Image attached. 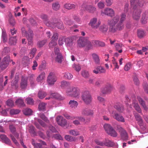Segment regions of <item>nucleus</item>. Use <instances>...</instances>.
<instances>
[{
    "instance_id": "nucleus-44",
    "label": "nucleus",
    "mask_w": 148,
    "mask_h": 148,
    "mask_svg": "<svg viewBox=\"0 0 148 148\" xmlns=\"http://www.w3.org/2000/svg\"><path fill=\"white\" fill-rule=\"evenodd\" d=\"M18 81L14 80L12 81L11 85L13 88L16 89L18 87Z\"/></svg>"
},
{
    "instance_id": "nucleus-46",
    "label": "nucleus",
    "mask_w": 148,
    "mask_h": 148,
    "mask_svg": "<svg viewBox=\"0 0 148 148\" xmlns=\"http://www.w3.org/2000/svg\"><path fill=\"white\" fill-rule=\"evenodd\" d=\"M64 7L66 9L69 10L74 8L75 5L73 4L66 3L64 5Z\"/></svg>"
},
{
    "instance_id": "nucleus-56",
    "label": "nucleus",
    "mask_w": 148,
    "mask_h": 148,
    "mask_svg": "<svg viewBox=\"0 0 148 148\" xmlns=\"http://www.w3.org/2000/svg\"><path fill=\"white\" fill-rule=\"evenodd\" d=\"M64 76L66 78L69 79H71L73 77L72 75L69 73H65Z\"/></svg>"
},
{
    "instance_id": "nucleus-37",
    "label": "nucleus",
    "mask_w": 148,
    "mask_h": 148,
    "mask_svg": "<svg viewBox=\"0 0 148 148\" xmlns=\"http://www.w3.org/2000/svg\"><path fill=\"white\" fill-rule=\"evenodd\" d=\"M69 132L70 134L73 136H77L79 134V131L75 130H71Z\"/></svg>"
},
{
    "instance_id": "nucleus-7",
    "label": "nucleus",
    "mask_w": 148,
    "mask_h": 148,
    "mask_svg": "<svg viewBox=\"0 0 148 148\" xmlns=\"http://www.w3.org/2000/svg\"><path fill=\"white\" fill-rule=\"evenodd\" d=\"M115 12L114 10L111 8H106L103 10L101 11V14L103 16L106 15L110 17H113L114 15Z\"/></svg>"
},
{
    "instance_id": "nucleus-24",
    "label": "nucleus",
    "mask_w": 148,
    "mask_h": 148,
    "mask_svg": "<svg viewBox=\"0 0 148 148\" xmlns=\"http://www.w3.org/2000/svg\"><path fill=\"white\" fill-rule=\"evenodd\" d=\"M78 102L75 101L70 100L69 102V104L70 107L72 108H75L77 107L78 105Z\"/></svg>"
},
{
    "instance_id": "nucleus-31",
    "label": "nucleus",
    "mask_w": 148,
    "mask_h": 148,
    "mask_svg": "<svg viewBox=\"0 0 148 148\" xmlns=\"http://www.w3.org/2000/svg\"><path fill=\"white\" fill-rule=\"evenodd\" d=\"M23 113L26 115H30L32 114V110L30 109L27 108L23 110Z\"/></svg>"
},
{
    "instance_id": "nucleus-55",
    "label": "nucleus",
    "mask_w": 148,
    "mask_h": 148,
    "mask_svg": "<svg viewBox=\"0 0 148 148\" xmlns=\"http://www.w3.org/2000/svg\"><path fill=\"white\" fill-rule=\"evenodd\" d=\"M36 51L37 49L36 48H33L31 49L29 53L32 55V58H33L34 56Z\"/></svg>"
},
{
    "instance_id": "nucleus-33",
    "label": "nucleus",
    "mask_w": 148,
    "mask_h": 148,
    "mask_svg": "<svg viewBox=\"0 0 148 148\" xmlns=\"http://www.w3.org/2000/svg\"><path fill=\"white\" fill-rule=\"evenodd\" d=\"M47 42V40L46 39L39 41L37 42V45L39 47H41L45 45Z\"/></svg>"
},
{
    "instance_id": "nucleus-62",
    "label": "nucleus",
    "mask_w": 148,
    "mask_h": 148,
    "mask_svg": "<svg viewBox=\"0 0 148 148\" xmlns=\"http://www.w3.org/2000/svg\"><path fill=\"white\" fill-rule=\"evenodd\" d=\"M134 115L136 120L137 121H140L142 119L141 116L138 113H134Z\"/></svg>"
},
{
    "instance_id": "nucleus-32",
    "label": "nucleus",
    "mask_w": 148,
    "mask_h": 148,
    "mask_svg": "<svg viewBox=\"0 0 148 148\" xmlns=\"http://www.w3.org/2000/svg\"><path fill=\"white\" fill-rule=\"evenodd\" d=\"M60 7V5L58 2H56L52 4V8L53 10L55 11H57L58 10Z\"/></svg>"
},
{
    "instance_id": "nucleus-16",
    "label": "nucleus",
    "mask_w": 148,
    "mask_h": 148,
    "mask_svg": "<svg viewBox=\"0 0 148 148\" xmlns=\"http://www.w3.org/2000/svg\"><path fill=\"white\" fill-rule=\"evenodd\" d=\"M73 39L71 37L67 38L64 39V42L67 48H71L73 44Z\"/></svg>"
},
{
    "instance_id": "nucleus-23",
    "label": "nucleus",
    "mask_w": 148,
    "mask_h": 148,
    "mask_svg": "<svg viewBox=\"0 0 148 148\" xmlns=\"http://www.w3.org/2000/svg\"><path fill=\"white\" fill-rule=\"evenodd\" d=\"M45 76V73L44 72H42L37 77L36 79V80L38 82H40L41 81L44 79Z\"/></svg>"
},
{
    "instance_id": "nucleus-61",
    "label": "nucleus",
    "mask_w": 148,
    "mask_h": 148,
    "mask_svg": "<svg viewBox=\"0 0 148 148\" xmlns=\"http://www.w3.org/2000/svg\"><path fill=\"white\" fill-rule=\"evenodd\" d=\"M88 109L87 108H83L82 111V114L84 115H87Z\"/></svg>"
},
{
    "instance_id": "nucleus-21",
    "label": "nucleus",
    "mask_w": 148,
    "mask_h": 148,
    "mask_svg": "<svg viewBox=\"0 0 148 148\" xmlns=\"http://www.w3.org/2000/svg\"><path fill=\"white\" fill-rule=\"evenodd\" d=\"M92 43L95 46L103 47L105 45L104 42L99 40H93L92 41Z\"/></svg>"
},
{
    "instance_id": "nucleus-25",
    "label": "nucleus",
    "mask_w": 148,
    "mask_h": 148,
    "mask_svg": "<svg viewBox=\"0 0 148 148\" xmlns=\"http://www.w3.org/2000/svg\"><path fill=\"white\" fill-rule=\"evenodd\" d=\"M8 65V62H6L2 60L0 64V68L1 70H4L7 67Z\"/></svg>"
},
{
    "instance_id": "nucleus-9",
    "label": "nucleus",
    "mask_w": 148,
    "mask_h": 148,
    "mask_svg": "<svg viewBox=\"0 0 148 148\" xmlns=\"http://www.w3.org/2000/svg\"><path fill=\"white\" fill-rule=\"evenodd\" d=\"M101 24V21H97V18L94 17L91 18L89 23V25L92 27L97 28L99 27Z\"/></svg>"
},
{
    "instance_id": "nucleus-38",
    "label": "nucleus",
    "mask_w": 148,
    "mask_h": 148,
    "mask_svg": "<svg viewBox=\"0 0 148 148\" xmlns=\"http://www.w3.org/2000/svg\"><path fill=\"white\" fill-rule=\"evenodd\" d=\"M114 108L119 112H122L123 111V107L122 106L117 104L115 105L114 106Z\"/></svg>"
},
{
    "instance_id": "nucleus-18",
    "label": "nucleus",
    "mask_w": 148,
    "mask_h": 148,
    "mask_svg": "<svg viewBox=\"0 0 148 148\" xmlns=\"http://www.w3.org/2000/svg\"><path fill=\"white\" fill-rule=\"evenodd\" d=\"M119 16L118 15H116L112 20H108V24L110 26H113L119 21Z\"/></svg>"
},
{
    "instance_id": "nucleus-20",
    "label": "nucleus",
    "mask_w": 148,
    "mask_h": 148,
    "mask_svg": "<svg viewBox=\"0 0 148 148\" xmlns=\"http://www.w3.org/2000/svg\"><path fill=\"white\" fill-rule=\"evenodd\" d=\"M16 37V36H14L11 37L9 39V44L10 45H16L17 40Z\"/></svg>"
},
{
    "instance_id": "nucleus-60",
    "label": "nucleus",
    "mask_w": 148,
    "mask_h": 148,
    "mask_svg": "<svg viewBox=\"0 0 148 148\" xmlns=\"http://www.w3.org/2000/svg\"><path fill=\"white\" fill-rule=\"evenodd\" d=\"M9 129L10 131L13 133H14L16 132V129L14 125H10L9 126Z\"/></svg>"
},
{
    "instance_id": "nucleus-2",
    "label": "nucleus",
    "mask_w": 148,
    "mask_h": 148,
    "mask_svg": "<svg viewBox=\"0 0 148 148\" xmlns=\"http://www.w3.org/2000/svg\"><path fill=\"white\" fill-rule=\"evenodd\" d=\"M22 33L23 35L26 36L28 42V45L32 46L33 44V38L34 37L33 31L29 29L28 32H27L25 28H22Z\"/></svg>"
},
{
    "instance_id": "nucleus-53",
    "label": "nucleus",
    "mask_w": 148,
    "mask_h": 148,
    "mask_svg": "<svg viewBox=\"0 0 148 148\" xmlns=\"http://www.w3.org/2000/svg\"><path fill=\"white\" fill-rule=\"evenodd\" d=\"M57 45V43L56 41L52 40L49 44V47L50 48H52Z\"/></svg>"
},
{
    "instance_id": "nucleus-51",
    "label": "nucleus",
    "mask_w": 148,
    "mask_h": 148,
    "mask_svg": "<svg viewBox=\"0 0 148 148\" xmlns=\"http://www.w3.org/2000/svg\"><path fill=\"white\" fill-rule=\"evenodd\" d=\"M82 75L84 78H88L89 77V74L88 71L84 70L82 72Z\"/></svg>"
},
{
    "instance_id": "nucleus-47",
    "label": "nucleus",
    "mask_w": 148,
    "mask_h": 148,
    "mask_svg": "<svg viewBox=\"0 0 148 148\" xmlns=\"http://www.w3.org/2000/svg\"><path fill=\"white\" fill-rule=\"evenodd\" d=\"M114 145V143L110 140H108L105 143H104V146L108 147H112Z\"/></svg>"
},
{
    "instance_id": "nucleus-12",
    "label": "nucleus",
    "mask_w": 148,
    "mask_h": 148,
    "mask_svg": "<svg viewBox=\"0 0 148 148\" xmlns=\"http://www.w3.org/2000/svg\"><path fill=\"white\" fill-rule=\"evenodd\" d=\"M113 88L110 84H107L102 89V92L103 94H107L110 93L112 90Z\"/></svg>"
},
{
    "instance_id": "nucleus-57",
    "label": "nucleus",
    "mask_w": 148,
    "mask_h": 148,
    "mask_svg": "<svg viewBox=\"0 0 148 148\" xmlns=\"http://www.w3.org/2000/svg\"><path fill=\"white\" fill-rule=\"evenodd\" d=\"M37 121L43 127L45 128L47 127V125L41 119H37Z\"/></svg>"
},
{
    "instance_id": "nucleus-19",
    "label": "nucleus",
    "mask_w": 148,
    "mask_h": 148,
    "mask_svg": "<svg viewBox=\"0 0 148 148\" xmlns=\"http://www.w3.org/2000/svg\"><path fill=\"white\" fill-rule=\"evenodd\" d=\"M126 15L124 14H122L121 16L120 21L116 25L117 28H122L123 27V22L125 19Z\"/></svg>"
},
{
    "instance_id": "nucleus-41",
    "label": "nucleus",
    "mask_w": 148,
    "mask_h": 148,
    "mask_svg": "<svg viewBox=\"0 0 148 148\" xmlns=\"http://www.w3.org/2000/svg\"><path fill=\"white\" fill-rule=\"evenodd\" d=\"M39 117L45 122L49 123V121L48 120L47 117L43 114H40L39 115Z\"/></svg>"
},
{
    "instance_id": "nucleus-52",
    "label": "nucleus",
    "mask_w": 148,
    "mask_h": 148,
    "mask_svg": "<svg viewBox=\"0 0 148 148\" xmlns=\"http://www.w3.org/2000/svg\"><path fill=\"white\" fill-rule=\"evenodd\" d=\"M10 51V49L9 47H6L4 48L2 54L3 55H5L6 53H9Z\"/></svg>"
},
{
    "instance_id": "nucleus-13",
    "label": "nucleus",
    "mask_w": 148,
    "mask_h": 148,
    "mask_svg": "<svg viewBox=\"0 0 148 148\" xmlns=\"http://www.w3.org/2000/svg\"><path fill=\"white\" fill-rule=\"evenodd\" d=\"M56 121L58 125L62 127H64L66 124V120L62 116H59L56 118Z\"/></svg>"
},
{
    "instance_id": "nucleus-4",
    "label": "nucleus",
    "mask_w": 148,
    "mask_h": 148,
    "mask_svg": "<svg viewBox=\"0 0 148 148\" xmlns=\"http://www.w3.org/2000/svg\"><path fill=\"white\" fill-rule=\"evenodd\" d=\"M41 19L44 21L45 23L48 27H60V25H62V23H51L47 21L48 16L47 15L43 14L40 17Z\"/></svg>"
},
{
    "instance_id": "nucleus-8",
    "label": "nucleus",
    "mask_w": 148,
    "mask_h": 148,
    "mask_svg": "<svg viewBox=\"0 0 148 148\" xmlns=\"http://www.w3.org/2000/svg\"><path fill=\"white\" fill-rule=\"evenodd\" d=\"M57 77L54 73H50L47 77V81L49 85H53L57 80Z\"/></svg>"
},
{
    "instance_id": "nucleus-5",
    "label": "nucleus",
    "mask_w": 148,
    "mask_h": 148,
    "mask_svg": "<svg viewBox=\"0 0 148 148\" xmlns=\"http://www.w3.org/2000/svg\"><path fill=\"white\" fill-rule=\"evenodd\" d=\"M104 128L107 133L113 137H116L117 136V134L113 128L108 124H106L104 125Z\"/></svg>"
},
{
    "instance_id": "nucleus-43",
    "label": "nucleus",
    "mask_w": 148,
    "mask_h": 148,
    "mask_svg": "<svg viewBox=\"0 0 148 148\" xmlns=\"http://www.w3.org/2000/svg\"><path fill=\"white\" fill-rule=\"evenodd\" d=\"M47 94L44 92L40 91L38 94V96L40 99H42Z\"/></svg>"
},
{
    "instance_id": "nucleus-28",
    "label": "nucleus",
    "mask_w": 148,
    "mask_h": 148,
    "mask_svg": "<svg viewBox=\"0 0 148 148\" xmlns=\"http://www.w3.org/2000/svg\"><path fill=\"white\" fill-rule=\"evenodd\" d=\"M85 9L89 12L93 13L96 10V8L95 7L89 5L86 6Z\"/></svg>"
},
{
    "instance_id": "nucleus-63",
    "label": "nucleus",
    "mask_w": 148,
    "mask_h": 148,
    "mask_svg": "<svg viewBox=\"0 0 148 148\" xmlns=\"http://www.w3.org/2000/svg\"><path fill=\"white\" fill-rule=\"evenodd\" d=\"M95 142L97 145L100 146H104V143L101 142L98 140L96 139L95 140Z\"/></svg>"
},
{
    "instance_id": "nucleus-11",
    "label": "nucleus",
    "mask_w": 148,
    "mask_h": 148,
    "mask_svg": "<svg viewBox=\"0 0 148 148\" xmlns=\"http://www.w3.org/2000/svg\"><path fill=\"white\" fill-rule=\"evenodd\" d=\"M112 114L113 117L117 121L121 122H125L124 118L121 115L118 114L114 111H112Z\"/></svg>"
},
{
    "instance_id": "nucleus-26",
    "label": "nucleus",
    "mask_w": 148,
    "mask_h": 148,
    "mask_svg": "<svg viewBox=\"0 0 148 148\" xmlns=\"http://www.w3.org/2000/svg\"><path fill=\"white\" fill-rule=\"evenodd\" d=\"M137 34L138 37L141 38L145 36V32L142 29H138L137 31Z\"/></svg>"
},
{
    "instance_id": "nucleus-50",
    "label": "nucleus",
    "mask_w": 148,
    "mask_h": 148,
    "mask_svg": "<svg viewBox=\"0 0 148 148\" xmlns=\"http://www.w3.org/2000/svg\"><path fill=\"white\" fill-rule=\"evenodd\" d=\"M134 107L135 110L139 113H141V110L137 103H134Z\"/></svg>"
},
{
    "instance_id": "nucleus-58",
    "label": "nucleus",
    "mask_w": 148,
    "mask_h": 148,
    "mask_svg": "<svg viewBox=\"0 0 148 148\" xmlns=\"http://www.w3.org/2000/svg\"><path fill=\"white\" fill-rule=\"evenodd\" d=\"M64 116L68 119L74 120L75 119L74 116H71L66 113L64 114Z\"/></svg>"
},
{
    "instance_id": "nucleus-34",
    "label": "nucleus",
    "mask_w": 148,
    "mask_h": 148,
    "mask_svg": "<svg viewBox=\"0 0 148 148\" xmlns=\"http://www.w3.org/2000/svg\"><path fill=\"white\" fill-rule=\"evenodd\" d=\"M140 16V11H137L134 12L133 14V18L136 20H138L139 19Z\"/></svg>"
},
{
    "instance_id": "nucleus-39",
    "label": "nucleus",
    "mask_w": 148,
    "mask_h": 148,
    "mask_svg": "<svg viewBox=\"0 0 148 148\" xmlns=\"http://www.w3.org/2000/svg\"><path fill=\"white\" fill-rule=\"evenodd\" d=\"M8 21L10 24L12 26H14L15 24V21L14 18L11 15L9 16Z\"/></svg>"
},
{
    "instance_id": "nucleus-22",
    "label": "nucleus",
    "mask_w": 148,
    "mask_h": 148,
    "mask_svg": "<svg viewBox=\"0 0 148 148\" xmlns=\"http://www.w3.org/2000/svg\"><path fill=\"white\" fill-rule=\"evenodd\" d=\"M92 56L96 64H100V59L96 53L92 54Z\"/></svg>"
},
{
    "instance_id": "nucleus-10",
    "label": "nucleus",
    "mask_w": 148,
    "mask_h": 148,
    "mask_svg": "<svg viewBox=\"0 0 148 148\" xmlns=\"http://www.w3.org/2000/svg\"><path fill=\"white\" fill-rule=\"evenodd\" d=\"M117 129L119 132L120 133L122 139L124 140H128V136L127 133L122 127L119 126L117 127Z\"/></svg>"
},
{
    "instance_id": "nucleus-59",
    "label": "nucleus",
    "mask_w": 148,
    "mask_h": 148,
    "mask_svg": "<svg viewBox=\"0 0 148 148\" xmlns=\"http://www.w3.org/2000/svg\"><path fill=\"white\" fill-rule=\"evenodd\" d=\"M73 67L76 71H79L81 69V67L79 64H74L73 65Z\"/></svg>"
},
{
    "instance_id": "nucleus-36",
    "label": "nucleus",
    "mask_w": 148,
    "mask_h": 148,
    "mask_svg": "<svg viewBox=\"0 0 148 148\" xmlns=\"http://www.w3.org/2000/svg\"><path fill=\"white\" fill-rule=\"evenodd\" d=\"M138 99L139 102V103L142 106L144 109L145 110H146L147 108L145 105L144 101L140 97H138Z\"/></svg>"
},
{
    "instance_id": "nucleus-64",
    "label": "nucleus",
    "mask_w": 148,
    "mask_h": 148,
    "mask_svg": "<svg viewBox=\"0 0 148 148\" xmlns=\"http://www.w3.org/2000/svg\"><path fill=\"white\" fill-rule=\"evenodd\" d=\"M143 86L145 91L148 93V85L146 83H144L143 84Z\"/></svg>"
},
{
    "instance_id": "nucleus-35",
    "label": "nucleus",
    "mask_w": 148,
    "mask_h": 148,
    "mask_svg": "<svg viewBox=\"0 0 148 148\" xmlns=\"http://www.w3.org/2000/svg\"><path fill=\"white\" fill-rule=\"evenodd\" d=\"M148 16L147 14H146L145 13L143 14L141 20L142 23L144 24L147 23Z\"/></svg>"
},
{
    "instance_id": "nucleus-27",
    "label": "nucleus",
    "mask_w": 148,
    "mask_h": 148,
    "mask_svg": "<svg viewBox=\"0 0 148 148\" xmlns=\"http://www.w3.org/2000/svg\"><path fill=\"white\" fill-rule=\"evenodd\" d=\"M16 104L20 106H25L23 100L21 98L17 99L15 101Z\"/></svg>"
},
{
    "instance_id": "nucleus-1",
    "label": "nucleus",
    "mask_w": 148,
    "mask_h": 148,
    "mask_svg": "<svg viewBox=\"0 0 148 148\" xmlns=\"http://www.w3.org/2000/svg\"><path fill=\"white\" fill-rule=\"evenodd\" d=\"M80 92L79 88L74 86L68 88L66 90V93L68 95L75 98H79Z\"/></svg>"
},
{
    "instance_id": "nucleus-17",
    "label": "nucleus",
    "mask_w": 148,
    "mask_h": 148,
    "mask_svg": "<svg viewBox=\"0 0 148 148\" xmlns=\"http://www.w3.org/2000/svg\"><path fill=\"white\" fill-rule=\"evenodd\" d=\"M27 86V78L23 76L21 81L20 87L22 89L26 88Z\"/></svg>"
},
{
    "instance_id": "nucleus-6",
    "label": "nucleus",
    "mask_w": 148,
    "mask_h": 148,
    "mask_svg": "<svg viewBox=\"0 0 148 148\" xmlns=\"http://www.w3.org/2000/svg\"><path fill=\"white\" fill-rule=\"evenodd\" d=\"M54 52L56 61L59 63H61L62 62L63 57L61 53H60L59 48L58 47L55 48Z\"/></svg>"
},
{
    "instance_id": "nucleus-30",
    "label": "nucleus",
    "mask_w": 148,
    "mask_h": 148,
    "mask_svg": "<svg viewBox=\"0 0 148 148\" xmlns=\"http://www.w3.org/2000/svg\"><path fill=\"white\" fill-rule=\"evenodd\" d=\"M1 37L3 42H6L7 40V36L5 31L3 29H2Z\"/></svg>"
},
{
    "instance_id": "nucleus-15",
    "label": "nucleus",
    "mask_w": 148,
    "mask_h": 148,
    "mask_svg": "<svg viewBox=\"0 0 148 148\" xmlns=\"http://www.w3.org/2000/svg\"><path fill=\"white\" fill-rule=\"evenodd\" d=\"M94 73L95 74L104 73L106 72L105 68L101 66H97L95 67L93 71Z\"/></svg>"
},
{
    "instance_id": "nucleus-40",
    "label": "nucleus",
    "mask_w": 148,
    "mask_h": 148,
    "mask_svg": "<svg viewBox=\"0 0 148 148\" xmlns=\"http://www.w3.org/2000/svg\"><path fill=\"white\" fill-rule=\"evenodd\" d=\"M85 46H86V49L87 50L91 49L92 47L91 42L87 40L86 42Z\"/></svg>"
},
{
    "instance_id": "nucleus-48",
    "label": "nucleus",
    "mask_w": 148,
    "mask_h": 148,
    "mask_svg": "<svg viewBox=\"0 0 148 148\" xmlns=\"http://www.w3.org/2000/svg\"><path fill=\"white\" fill-rule=\"evenodd\" d=\"M6 104L8 106L12 107L14 106V102L11 99H8L6 102Z\"/></svg>"
},
{
    "instance_id": "nucleus-49",
    "label": "nucleus",
    "mask_w": 148,
    "mask_h": 148,
    "mask_svg": "<svg viewBox=\"0 0 148 148\" xmlns=\"http://www.w3.org/2000/svg\"><path fill=\"white\" fill-rule=\"evenodd\" d=\"M20 112V111L17 109H12L10 111V113L11 114L14 115L18 114Z\"/></svg>"
},
{
    "instance_id": "nucleus-29",
    "label": "nucleus",
    "mask_w": 148,
    "mask_h": 148,
    "mask_svg": "<svg viewBox=\"0 0 148 148\" xmlns=\"http://www.w3.org/2000/svg\"><path fill=\"white\" fill-rule=\"evenodd\" d=\"M47 103H46L42 102L40 103L38 105V109L39 110L43 111L45 110L46 106Z\"/></svg>"
},
{
    "instance_id": "nucleus-54",
    "label": "nucleus",
    "mask_w": 148,
    "mask_h": 148,
    "mask_svg": "<svg viewBox=\"0 0 148 148\" xmlns=\"http://www.w3.org/2000/svg\"><path fill=\"white\" fill-rule=\"evenodd\" d=\"M26 101H27V104H28L32 105L34 103V100L31 98L28 97L27 98Z\"/></svg>"
},
{
    "instance_id": "nucleus-45",
    "label": "nucleus",
    "mask_w": 148,
    "mask_h": 148,
    "mask_svg": "<svg viewBox=\"0 0 148 148\" xmlns=\"http://www.w3.org/2000/svg\"><path fill=\"white\" fill-rule=\"evenodd\" d=\"M122 45H121L119 43H116L115 46L116 50L118 51L120 53H121L122 52Z\"/></svg>"
},
{
    "instance_id": "nucleus-14",
    "label": "nucleus",
    "mask_w": 148,
    "mask_h": 148,
    "mask_svg": "<svg viewBox=\"0 0 148 148\" xmlns=\"http://www.w3.org/2000/svg\"><path fill=\"white\" fill-rule=\"evenodd\" d=\"M87 39L84 37L79 38L77 40V47L79 48H82L86 45V42Z\"/></svg>"
},
{
    "instance_id": "nucleus-42",
    "label": "nucleus",
    "mask_w": 148,
    "mask_h": 148,
    "mask_svg": "<svg viewBox=\"0 0 148 148\" xmlns=\"http://www.w3.org/2000/svg\"><path fill=\"white\" fill-rule=\"evenodd\" d=\"M51 98H53L57 99H60L61 96L58 93H52L51 94Z\"/></svg>"
},
{
    "instance_id": "nucleus-3",
    "label": "nucleus",
    "mask_w": 148,
    "mask_h": 148,
    "mask_svg": "<svg viewBox=\"0 0 148 148\" xmlns=\"http://www.w3.org/2000/svg\"><path fill=\"white\" fill-rule=\"evenodd\" d=\"M82 99L86 104L90 103L92 100V97L89 92L87 91L83 92L81 96Z\"/></svg>"
}]
</instances>
